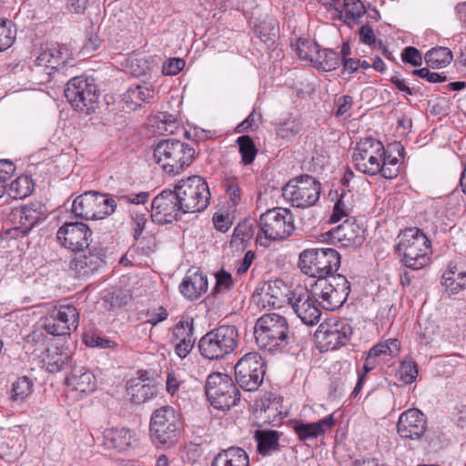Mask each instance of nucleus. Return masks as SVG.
Here are the masks:
<instances>
[{
    "label": "nucleus",
    "mask_w": 466,
    "mask_h": 466,
    "mask_svg": "<svg viewBox=\"0 0 466 466\" xmlns=\"http://www.w3.org/2000/svg\"><path fill=\"white\" fill-rule=\"evenodd\" d=\"M289 335L287 319L277 313L262 315L254 326L256 343L264 351H282L289 345Z\"/></svg>",
    "instance_id": "nucleus-1"
},
{
    "label": "nucleus",
    "mask_w": 466,
    "mask_h": 466,
    "mask_svg": "<svg viewBox=\"0 0 466 466\" xmlns=\"http://www.w3.org/2000/svg\"><path fill=\"white\" fill-rule=\"evenodd\" d=\"M196 151L188 144L177 140H162L154 148V159L169 176H176L188 167L195 158Z\"/></svg>",
    "instance_id": "nucleus-2"
},
{
    "label": "nucleus",
    "mask_w": 466,
    "mask_h": 466,
    "mask_svg": "<svg viewBox=\"0 0 466 466\" xmlns=\"http://www.w3.org/2000/svg\"><path fill=\"white\" fill-rule=\"evenodd\" d=\"M397 251L403 264L411 269H420L430 263L431 241L418 228H409L398 236Z\"/></svg>",
    "instance_id": "nucleus-3"
},
{
    "label": "nucleus",
    "mask_w": 466,
    "mask_h": 466,
    "mask_svg": "<svg viewBox=\"0 0 466 466\" xmlns=\"http://www.w3.org/2000/svg\"><path fill=\"white\" fill-rule=\"evenodd\" d=\"M183 430L181 414L171 406H163L153 411L149 431L157 446L171 447L178 441Z\"/></svg>",
    "instance_id": "nucleus-4"
},
{
    "label": "nucleus",
    "mask_w": 466,
    "mask_h": 466,
    "mask_svg": "<svg viewBox=\"0 0 466 466\" xmlns=\"http://www.w3.org/2000/svg\"><path fill=\"white\" fill-rule=\"evenodd\" d=\"M299 266L309 277L327 279L339 268L340 255L331 248H307L299 255Z\"/></svg>",
    "instance_id": "nucleus-5"
},
{
    "label": "nucleus",
    "mask_w": 466,
    "mask_h": 466,
    "mask_svg": "<svg viewBox=\"0 0 466 466\" xmlns=\"http://www.w3.org/2000/svg\"><path fill=\"white\" fill-rule=\"evenodd\" d=\"M238 342V332L235 326L222 325L208 331L198 342L202 357L218 360L235 350Z\"/></svg>",
    "instance_id": "nucleus-6"
},
{
    "label": "nucleus",
    "mask_w": 466,
    "mask_h": 466,
    "mask_svg": "<svg viewBox=\"0 0 466 466\" xmlns=\"http://www.w3.org/2000/svg\"><path fill=\"white\" fill-rule=\"evenodd\" d=\"M175 189L182 214L203 211L209 204L210 192L207 182L199 176L180 180Z\"/></svg>",
    "instance_id": "nucleus-7"
},
{
    "label": "nucleus",
    "mask_w": 466,
    "mask_h": 466,
    "mask_svg": "<svg viewBox=\"0 0 466 466\" xmlns=\"http://www.w3.org/2000/svg\"><path fill=\"white\" fill-rule=\"evenodd\" d=\"M116 206L115 198L107 194L86 191L74 199L72 211L76 217L85 220L103 219L112 215Z\"/></svg>",
    "instance_id": "nucleus-8"
},
{
    "label": "nucleus",
    "mask_w": 466,
    "mask_h": 466,
    "mask_svg": "<svg viewBox=\"0 0 466 466\" xmlns=\"http://www.w3.org/2000/svg\"><path fill=\"white\" fill-rule=\"evenodd\" d=\"M259 240L262 236L267 240H282L289 237L295 229L293 214L284 208L268 209L259 218Z\"/></svg>",
    "instance_id": "nucleus-9"
},
{
    "label": "nucleus",
    "mask_w": 466,
    "mask_h": 466,
    "mask_svg": "<svg viewBox=\"0 0 466 466\" xmlns=\"http://www.w3.org/2000/svg\"><path fill=\"white\" fill-rule=\"evenodd\" d=\"M350 291L348 279L342 275H336L329 280L318 279L312 289V296L324 309L335 310L347 300Z\"/></svg>",
    "instance_id": "nucleus-10"
},
{
    "label": "nucleus",
    "mask_w": 466,
    "mask_h": 466,
    "mask_svg": "<svg viewBox=\"0 0 466 466\" xmlns=\"http://www.w3.org/2000/svg\"><path fill=\"white\" fill-rule=\"evenodd\" d=\"M320 183L309 175L290 179L282 194L293 207L306 208L314 206L320 197Z\"/></svg>",
    "instance_id": "nucleus-11"
},
{
    "label": "nucleus",
    "mask_w": 466,
    "mask_h": 466,
    "mask_svg": "<svg viewBox=\"0 0 466 466\" xmlns=\"http://www.w3.org/2000/svg\"><path fill=\"white\" fill-rule=\"evenodd\" d=\"M206 395L214 408L228 410L239 400L240 393L228 375L212 373L207 379Z\"/></svg>",
    "instance_id": "nucleus-12"
},
{
    "label": "nucleus",
    "mask_w": 466,
    "mask_h": 466,
    "mask_svg": "<svg viewBox=\"0 0 466 466\" xmlns=\"http://www.w3.org/2000/svg\"><path fill=\"white\" fill-rule=\"evenodd\" d=\"M72 56V52L66 46L52 45L37 56L32 66V71L40 83H46L50 81L53 74L73 60Z\"/></svg>",
    "instance_id": "nucleus-13"
},
{
    "label": "nucleus",
    "mask_w": 466,
    "mask_h": 466,
    "mask_svg": "<svg viewBox=\"0 0 466 466\" xmlns=\"http://www.w3.org/2000/svg\"><path fill=\"white\" fill-rule=\"evenodd\" d=\"M351 335L352 328L346 319H329L319 326L315 339L320 351H328L344 346Z\"/></svg>",
    "instance_id": "nucleus-14"
},
{
    "label": "nucleus",
    "mask_w": 466,
    "mask_h": 466,
    "mask_svg": "<svg viewBox=\"0 0 466 466\" xmlns=\"http://www.w3.org/2000/svg\"><path fill=\"white\" fill-rule=\"evenodd\" d=\"M265 372V361L258 352L245 354L235 365L236 380L239 387L247 391L258 389Z\"/></svg>",
    "instance_id": "nucleus-15"
},
{
    "label": "nucleus",
    "mask_w": 466,
    "mask_h": 466,
    "mask_svg": "<svg viewBox=\"0 0 466 466\" xmlns=\"http://www.w3.org/2000/svg\"><path fill=\"white\" fill-rule=\"evenodd\" d=\"M65 96L76 111L83 114L94 110L98 99L96 85L84 76H75L67 82Z\"/></svg>",
    "instance_id": "nucleus-16"
},
{
    "label": "nucleus",
    "mask_w": 466,
    "mask_h": 466,
    "mask_svg": "<svg viewBox=\"0 0 466 466\" xmlns=\"http://www.w3.org/2000/svg\"><path fill=\"white\" fill-rule=\"evenodd\" d=\"M386 155L383 144L371 137L360 140L353 152L352 161L355 167L369 176L378 175L379 164Z\"/></svg>",
    "instance_id": "nucleus-17"
},
{
    "label": "nucleus",
    "mask_w": 466,
    "mask_h": 466,
    "mask_svg": "<svg viewBox=\"0 0 466 466\" xmlns=\"http://www.w3.org/2000/svg\"><path fill=\"white\" fill-rule=\"evenodd\" d=\"M79 313L73 304H60L48 309L43 328L50 335L63 336L76 330Z\"/></svg>",
    "instance_id": "nucleus-18"
},
{
    "label": "nucleus",
    "mask_w": 466,
    "mask_h": 466,
    "mask_svg": "<svg viewBox=\"0 0 466 466\" xmlns=\"http://www.w3.org/2000/svg\"><path fill=\"white\" fill-rule=\"evenodd\" d=\"M92 230L83 222H66L56 233L58 242L73 252L83 251L90 244Z\"/></svg>",
    "instance_id": "nucleus-19"
},
{
    "label": "nucleus",
    "mask_w": 466,
    "mask_h": 466,
    "mask_svg": "<svg viewBox=\"0 0 466 466\" xmlns=\"http://www.w3.org/2000/svg\"><path fill=\"white\" fill-rule=\"evenodd\" d=\"M306 288L297 287L294 289L289 297V305L298 318L308 326L316 325L320 319L321 311L316 305V300L311 297Z\"/></svg>",
    "instance_id": "nucleus-20"
},
{
    "label": "nucleus",
    "mask_w": 466,
    "mask_h": 466,
    "mask_svg": "<svg viewBox=\"0 0 466 466\" xmlns=\"http://www.w3.org/2000/svg\"><path fill=\"white\" fill-rule=\"evenodd\" d=\"M46 208L41 202H31L13 209L11 220L14 231L26 235L36 224L46 218Z\"/></svg>",
    "instance_id": "nucleus-21"
},
{
    "label": "nucleus",
    "mask_w": 466,
    "mask_h": 466,
    "mask_svg": "<svg viewBox=\"0 0 466 466\" xmlns=\"http://www.w3.org/2000/svg\"><path fill=\"white\" fill-rule=\"evenodd\" d=\"M182 213L176 189L163 190L151 203V217L158 224L170 223Z\"/></svg>",
    "instance_id": "nucleus-22"
},
{
    "label": "nucleus",
    "mask_w": 466,
    "mask_h": 466,
    "mask_svg": "<svg viewBox=\"0 0 466 466\" xmlns=\"http://www.w3.org/2000/svg\"><path fill=\"white\" fill-rule=\"evenodd\" d=\"M292 290L281 280L276 279L264 283L260 293L257 295L258 303L263 308L280 309L285 303L289 304Z\"/></svg>",
    "instance_id": "nucleus-23"
},
{
    "label": "nucleus",
    "mask_w": 466,
    "mask_h": 466,
    "mask_svg": "<svg viewBox=\"0 0 466 466\" xmlns=\"http://www.w3.org/2000/svg\"><path fill=\"white\" fill-rule=\"evenodd\" d=\"M397 431L402 439H419L426 431L424 414L418 409L402 412L398 420Z\"/></svg>",
    "instance_id": "nucleus-24"
},
{
    "label": "nucleus",
    "mask_w": 466,
    "mask_h": 466,
    "mask_svg": "<svg viewBox=\"0 0 466 466\" xmlns=\"http://www.w3.org/2000/svg\"><path fill=\"white\" fill-rule=\"evenodd\" d=\"M364 228L354 219H346L342 224L329 231L333 241L340 243L343 247H360L364 239Z\"/></svg>",
    "instance_id": "nucleus-25"
},
{
    "label": "nucleus",
    "mask_w": 466,
    "mask_h": 466,
    "mask_svg": "<svg viewBox=\"0 0 466 466\" xmlns=\"http://www.w3.org/2000/svg\"><path fill=\"white\" fill-rule=\"evenodd\" d=\"M127 392L132 402L142 404L151 400L157 393V386L147 377L146 371H138L137 377L130 379L127 383Z\"/></svg>",
    "instance_id": "nucleus-26"
},
{
    "label": "nucleus",
    "mask_w": 466,
    "mask_h": 466,
    "mask_svg": "<svg viewBox=\"0 0 466 466\" xmlns=\"http://www.w3.org/2000/svg\"><path fill=\"white\" fill-rule=\"evenodd\" d=\"M106 255L102 248H91L88 253L76 256L70 262V268L78 277H86L93 274L103 264Z\"/></svg>",
    "instance_id": "nucleus-27"
},
{
    "label": "nucleus",
    "mask_w": 466,
    "mask_h": 466,
    "mask_svg": "<svg viewBox=\"0 0 466 466\" xmlns=\"http://www.w3.org/2000/svg\"><path fill=\"white\" fill-rule=\"evenodd\" d=\"M257 416L264 422L276 424L282 419L281 398L273 393H267L255 400Z\"/></svg>",
    "instance_id": "nucleus-28"
},
{
    "label": "nucleus",
    "mask_w": 466,
    "mask_h": 466,
    "mask_svg": "<svg viewBox=\"0 0 466 466\" xmlns=\"http://www.w3.org/2000/svg\"><path fill=\"white\" fill-rule=\"evenodd\" d=\"M156 90L149 83L137 84L131 86L123 94L122 101L129 110H137L144 103H150L155 97Z\"/></svg>",
    "instance_id": "nucleus-29"
},
{
    "label": "nucleus",
    "mask_w": 466,
    "mask_h": 466,
    "mask_svg": "<svg viewBox=\"0 0 466 466\" xmlns=\"http://www.w3.org/2000/svg\"><path fill=\"white\" fill-rule=\"evenodd\" d=\"M335 424L333 415L330 414L316 422H295L293 429L300 441H308L324 435Z\"/></svg>",
    "instance_id": "nucleus-30"
},
{
    "label": "nucleus",
    "mask_w": 466,
    "mask_h": 466,
    "mask_svg": "<svg viewBox=\"0 0 466 466\" xmlns=\"http://www.w3.org/2000/svg\"><path fill=\"white\" fill-rule=\"evenodd\" d=\"M208 279L198 271L187 274L179 285L181 294L190 299L194 300L198 299L203 293L208 290Z\"/></svg>",
    "instance_id": "nucleus-31"
},
{
    "label": "nucleus",
    "mask_w": 466,
    "mask_h": 466,
    "mask_svg": "<svg viewBox=\"0 0 466 466\" xmlns=\"http://www.w3.org/2000/svg\"><path fill=\"white\" fill-rule=\"evenodd\" d=\"M134 441L132 431L126 428L106 429L103 432V445L107 449L125 451Z\"/></svg>",
    "instance_id": "nucleus-32"
},
{
    "label": "nucleus",
    "mask_w": 466,
    "mask_h": 466,
    "mask_svg": "<svg viewBox=\"0 0 466 466\" xmlns=\"http://www.w3.org/2000/svg\"><path fill=\"white\" fill-rule=\"evenodd\" d=\"M211 466H249L247 451L236 446L221 450L213 459Z\"/></svg>",
    "instance_id": "nucleus-33"
},
{
    "label": "nucleus",
    "mask_w": 466,
    "mask_h": 466,
    "mask_svg": "<svg viewBox=\"0 0 466 466\" xmlns=\"http://www.w3.org/2000/svg\"><path fill=\"white\" fill-rule=\"evenodd\" d=\"M66 383L80 393H90L96 389V380L93 373L85 368L74 369L66 377Z\"/></svg>",
    "instance_id": "nucleus-34"
},
{
    "label": "nucleus",
    "mask_w": 466,
    "mask_h": 466,
    "mask_svg": "<svg viewBox=\"0 0 466 466\" xmlns=\"http://www.w3.org/2000/svg\"><path fill=\"white\" fill-rule=\"evenodd\" d=\"M280 433L277 431L256 430L254 440L257 442V451L260 455L268 456L279 449Z\"/></svg>",
    "instance_id": "nucleus-35"
},
{
    "label": "nucleus",
    "mask_w": 466,
    "mask_h": 466,
    "mask_svg": "<svg viewBox=\"0 0 466 466\" xmlns=\"http://www.w3.org/2000/svg\"><path fill=\"white\" fill-rule=\"evenodd\" d=\"M452 58V52L443 46L433 47L425 54L426 64L434 69L446 67Z\"/></svg>",
    "instance_id": "nucleus-36"
},
{
    "label": "nucleus",
    "mask_w": 466,
    "mask_h": 466,
    "mask_svg": "<svg viewBox=\"0 0 466 466\" xmlns=\"http://www.w3.org/2000/svg\"><path fill=\"white\" fill-rule=\"evenodd\" d=\"M34 189V183L28 176H20L6 186L5 192L11 198L21 199L29 196Z\"/></svg>",
    "instance_id": "nucleus-37"
},
{
    "label": "nucleus",
    "mask_w": 466,
    "mask_h": 466,
    "mask_svg": "<svg viewBox=\"0 0 466 466\" xmlns=\"http://www.w3.org/2000/svg\"><path fill=\"white\" fill-rule=\"evenodd\" d=\"M314 64L324 71H332L339 66L340 57L334 50L320 49L315 58Z\"/></svg>",
    "instance_id": "nucleus-38"
},
{
    "label": "nucleus",
    "mask_w": 466,
    "mask_h": 466,
    "mask_svg": "<svg viewBox=\"0 0 466 466\" xmlns=\"http://www.w3.org/2000/svg\"><path fill=\"white\" fill-rule=\"evenodd\" d=\"M196 339L194 338V320L192 318L187 317L180 319L172 330V340H187Z\"/></svg>",
    "instance_id": "nucleus-39"
},
{
    "label": "nucleus",
    "mask_w": 466,
    "mask_h": 466,
    "mask_svg": "<svg viewBox=\"0 0 466 466\" xmlns=\"http://www.w3.org/2000/svg\"><path fill=\"white\" fill-rule=\"evenodd\" d=\"M33 386V381L28 377L18 378L12 385V400L23 401L32 393Z\"/></svg>",
    "instance_id": "nucleus-40"
},
{
    "label": "nucleus",
    "mask_w": 466,
    "mask_h": 466,
    "mask_svg": "<svg viewBox=\"0 0 466 466\" xmlns=\"http://www.w3.org/2000/svg\"><path fill=\"white\" fill-rule=\"evenodd\" d=\"M237 143L239 147L243 164L250 165L258 154L254 141L248 136H241L237 139Z\"/></svg>",
    "instance_id": "nucleus-41"
},
{
    "label": "nucleus",
    "mask_w": 466,
    "mask_h": 466,
    "mask_svg": "<svg viewBox=\"0 0 466 466\" xmlns=\"http://www.w3.org/2000/svg\"><path fill=\"white\" fill-rule=\"evenodd\" d=\"M320 48L315 42H311L307 39H299L297 44V54L302 60L309 61L310 63L315 62V58L318 56Z\"/></svg>",
    "instance_id": "nucleus-42"
},
{
    "label": "nucleus",
    "mask_w": 466,
    "mask_h": 466,
    "mask_svg": "<svg viewBox=\"0 0 466 466\" xmlns=\"http://www.w3.org/2000/svg\"><path fill=\"white\" fill-rule=\"evenodd\" d=\"M398 380L404 384L412 383L418 376V368L416 363L411 360L401 361L397 372Z\"/></svg>",
    "instance_id": "nucleus-43"
},
{
    "label": "nucleus",
    "mask_w": 466,
    "mask_h": 466,
    "mask_svg": "<svg viewBox=\"0 0 466 466\" xmlns=\"http://www.w3.org/2000/svg\"><path fill=\"white\" fill-rule=\"evenodd\" d=\"M255 227L252 221L244 220L238 224L234 229L233 238L241 243L250 240L255 234Z\"/></svg>",
    "instance_id": "nucleus-44"
},
{
    "label": "nucleus",
    "mask_w": 466,
    "mask_h": 466,
    "mask_svg": "<svg viewBox=\"0 0 466 466\" xmlns=\"http://www.w3.org/2000/svg\"><path fill=\"white\" fill-rule=\"evenodd\" d=\"M223 187L231 207L238 206L241 201L242 191L238 182L234 179H227Z\"/></svg>",
    "instance_id": "nucleus-45"
},
{
    "label": "nucleus",
    "mask_w": 466,
    "mask_h": 466,
    "mask_svg": "<svg viewBox=\"0 0 466 466\" xmlns=\"http://www.w3.org/2000/svg\"><path fill=\"white\" fill-rule=\"evenodd\" d=\"M15 171V167L13 162L0 159V198L5 193L6 182L11 178Z\"/></svg>",
    "instance_id": "nucleus-46"
},
{
    "label": "nucleus",
    "mask_w": 466,
    "mask_h": 466,
    "mask_svg": "<svg viewBox=\"0 0 466 466\" xmlns=\"http://www.w3.org/2000/svg\"><path fill=\"white\" fill-rule=\"evenodd\" d=\"M15 40V33L11 29V22L0 20V52L9 48Z\"/></svg>",
    "instance_id": "nucleus-47"
},
{
    "label": "nucleus",
    "mask_w": 466,
    "mask_h": 466,
    "mask_svg": "<svg viewBox=\"0 0 466 466\" xmlns=\"http://www.w3.org/2000/svg\"><path fill=\"white\" fill-rule=\"evenodd\" d=\"M43 363L48 371L56 372L62 368L64 360L62 355L58 353L57 349L54 350H47L46 356L43 358Z\"/></svg>",
    "instance_id": "nucleus-48"
},
{
    "label": "nucleus",
    "mask_w": 466,
    "mask_h": 466,
    "mask_svg": "<svg viewBox=\"0 0 466 466\" xmlns=\"http://www.w3.org/2000/svg\"><path fill=\"white\" fill-rule=\"evenodd\" d=\"M233 288V279L230 273L224 269H220L216 274V285L214 288L215 293H223L230 290Z\"/></svg>",
    "instance_id": "nucleus-49"
},
{
    "label": "nucleus",
    "mask_w": 466,
    "mask_h": 466,
    "mask_svg": "<svg viewBox=\"0 0 466 466\" xmlns=\"http://www.w3.org/2000/svg\"><path fill=\"white\" fill-rule=\"evenodd\" d=\"M131 73L136 76L147 75L150 71V64L145 57H132L128 61Z\"/></svg>",
    "instance_id": "nucleus-50"
},
{
    "label": "nucleus",
    "mask_w": 466,
    "mask_h": 466,
    "mask_svg": "<svg viewBox=\"0 0 466 466\" xmlns=\"http://www.w3.org/2000/svg\"><path fill=\"white\" fill-rule=\"evenodd\" d=\"M346 15L357 19L365 13L364 5L360 0H343Z\"/></svg>",
    "instance_id": "nucleus-51"
},
{
    "label": "nucleus",
    "mask_w": 466,
    "mask_h": 466,
    "mask_svg": "<svg viewBox=\"0 0 466 466\" xmlns=\"http://www.w3.org/2000/svg\"><path fill=\"white\" fill-rule=\"evenodd\" d=\"M185 66V61L181 58H169L167 59L162 66V71L164 75L167 76H176L177 75Z\"/></svg>",
    "instance_id": "nucleus-52"
},
{
    "label": "nucleus",
    "mask_w": 466,
    "mask_h": 466,
    "mask_svg": "<svg viewBox=\"0 0 466 466\" xmlns=\"http://www.w3.org/2000/svg\"><path fill=\"white\" fill-rule=\"evenodd\" d=\"M401 58L403 62L409 63L413 66H419L422 63V56L420 51L413 46L406 47L403 50Z\"/></svg>",
    "instance_id": "nucleus-53"
},
{
    "label": "nucleus",
    "mask_w": 466,
    "mask_h": 466,
    "mask_svg": "<svg viewBox=\"0 0 466 466\" xmlns=\"http://www.w3.org/2000/svg\"><path fill=\"white\" fill-rule=\"evenodd\" d=\"M412 74L426 79L430 83H441L446 81V76L440 73L431 72L428 68L414 69Z\"/></svg>",
    "instance_id": "nucleus-54"
},
{
    "label": "nucleus",
    "mask_w": 466,
    "mask_h": 466,
    "mask_svg": "<svg viewBox=\"0 0 466 466\" xmlns=\"http://www.w3.org/2000/svg\"><path fill=\"white\" fill-rule=\"evenodd\" d=\"M85 342L88 347H96L99 349H109L116 345L114 341L94 334L86 335L85 337Z\"/></svg>",
    "instance_id": "nucleus-55"
},
{
    "label": "nucleus",
    "mask_w": 466,
    "mask_h": 466,
    "mask_svg": "<svg viewBox=\"0 0 466 466\" xmlns=\"http://www.w3.org/2000/svg\"><path fill=\"white\" fill-rule=\"evenodd\" d=\"M349 210L350 208L345 204L344 197H340L333 208L330 222L336 223L342 218L348 217Z\"/></svg>",
    "instance_id": "nucleus-56"
},
{
    "label": "nucleus",
    "mask_w": 466,
    "mask_h": 466,
    "mask_svg": "<svg viewBox=\"0 0 466 466\" xmlns=\"http://www.w3.org/2000/svg\"><path fill=\"white\" fill-rule=\"evenodd\" d=\"M379 174H381V176L387 179H393L399 175V166H397V162L395 161V164L390 167L386 159V155L383 157L382 162L379 164Z\"/></svg>",
    "instance_id": "nucleus-57"
},
{
    "label": "nucleus",
    "mask_w": 466,
    "mask_h": 466,
    "mask_svg": "<svg viewBox=\"0 0 466 466\" xmlns=\"http://www.w3.org/2000/svg\"><path fill=\"white\" fill-rule=\"evenodd\" d=\"M196 339H188L187 340H177L175 346V352L180 359H185L192 350Z\"/></svg>",
    "instance_id": "nucleus-58"
},
{
    "label": "nucleus",
    "mask_w": 466,
    "mask_h": 466,
    "mask_svg": "<svg viewBox=\"0 0 466 466\" xmlns=\"http://www.w3.org/2000/svg\"><path fill=\"white\" fill-rule=\"evenodd\" d=\"M276 133L279 137L285 138V139H290L292 138L296 132L294 130V122L285 121L282 123H279L276 127Z\"/></svg>",
    "instance_id": "nucleus-59"
},
{
    "label": "nucleus",
    "mask_w": 466,
    "mask_h": 466,
    "mask_svg": "<svg viewBox=\"0 0 466 466\" xmlns=\"http://www.w3.org/2000/svg\"><path fill=\"white\" fill-rule=\"evenodd\" d=\"M254 258L255 253L252 250L247 251L244 258L241 260H239L236 266L237 274H245L251 266Z\"/></svg>",
    "instance_id": "nucleus-60"
},
{
    "label": "nucleus",
    "mask_w": 466,
    "mask_h": 466,
    "mask_svg": "<svg viewBox=\"0 0 466 466\" xmlns=\"http://www.w3.org/2000/svg\"><path fill=\"white\" fill-rule=\"evenodd\" d=\"M137 248L141 249L142 253L146 256L150 255L156 248V240L153 237L141 238L137 240Z\"/></svg>",
    "instance_id": "nucleus-61"
},
{
    "label": "nucleus",
    "mask_w": 466,
    "mask_h": 466,
    "mask_svg": "<svg viewBox=\"0 0 466 466\" xmlns=\"http://www.w3.org/2000/svg\"><path fill=\"white\" fill-rule=\"evenodd\" d=\"M338 109L336 114L338 116H343L346 114L353 105V98L350 96L345 95L339 97L337 101Z\"/></svg>",
    "instance_id": "nucleus-62"
},
{
    "label": "nucleus",
    "mask_w": 466,
    "mask_h": 466,
    "mask_svg": "<svg viewBox=\"0 0 466 466\" xmlns=\"http://www.w3.org/2000/svg\"><path fill=\"white\" fill-rule=\"evenodd\" d=\"M360 42L366 45H372L376 41V37L373 33V29L368 25H362L360 29Z\"/></svg>",
    "instance_id": "nucleus-63"
},
{
    "label": "nucleus",
    "mask_w": 466,
    "mask_h": 466,
    "mask_svg": "<svg viewBox=\"0 0 466 466\" xmlns=\"http://www.w3.org/2000/svg\"><path fill=\"white\" fill-rule=\"evenodd\" d=\"M451 268L455 271V282L457 287L452 288V294H456L460 290L466 289V272L458 270L456 266Z\"/></svg>",
    "instance_id": "nucleus-64"
}]
</instances>
